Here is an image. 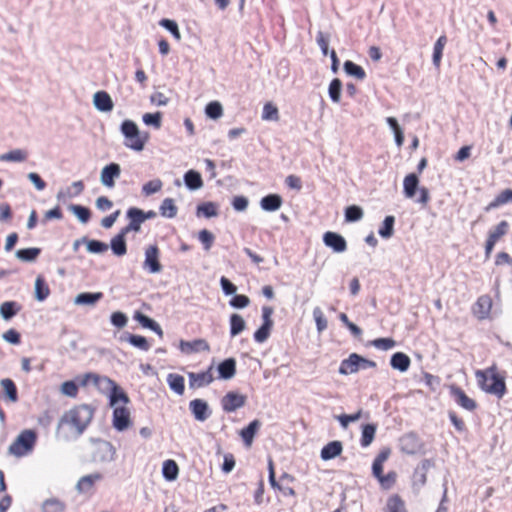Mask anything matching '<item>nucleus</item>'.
<instances>
[{"mask_svg": "<svg viewBox=\"0 0 512 512\" xmlns=\"http://www.w3.org/2000/svg\"><path fill=\"white\" fill-rule=\"evenodd\" d=\"M94 412V408L87 404L74 406L60 418L57 434L65 439L79 437L91 423Z\"/></svg>", "mask_w": 512, "mask_h": 512, "instance_id": "obj_1", "label": "nucleus"}, {"mask_svg": "<svg viewBox=\"0 0 512 512\" xmlns=\"http://www.w3.org/2000/svg\"><path fill=\"white\" fill-rule=\"evenodd\" d=\"M475 378L478 387L486 394L502 399L507 394L506 372L499 369L496 363H493L485 369L475 372Z\"/></svg>", "mask_w": 512, "mask_h": 512, "instance_id": "obj_2", "label": "nucleus"}, {"mask_svg": "<svg viewBox=\"0 0 512 512\" xmlns=\"http://www.w3.org/2000/svg\"><path fill=\"white\" fill-rule=\"evenodd\" d=\"M118 402H121L122 405L114 408L112 423L116 430L124 431L131 425V414L127 408L129 397L124 391L114 389L110 397V404L115 406Z\"/></svg>", "mask_w": 512, "mask_h": 512, "instance_id": "obj_3", "label": "nucleus"}, {"mask_svg": "<svg viewBox=\"0 0 512 512\" xmlns=\"http://www.w3.org/2000/svg\"><path fill=\"white\" fill-rule=\"evenodd\" d=\"M121 132L125 137V146L135 151H142L149 138L148 133H140L138 126L132 120L122 122Z\"/></svg>", "mask_w": 512, "mask_h": 512, "instance_id": "obj_4", "label": "nucleus"}, {"mask_svg": "<svg viewBox=\"0 0 512 512\" xmlns=\"http://www.w3.org/2000/svg\"><path fill=\"white\" fill-rule=\"evenodd\" d=\"M375 361L366 359L357 353H352L348 358L343 359L339 366L341 375H349L358 372L360 369L375 368Z\"/></svg>", "mask_w": 512, "mask_h": 512, "instance_id": "obj_5", "label": "nucleus"}, {"mask_svg": "<svg viewBox=\"0 0 512 512\" xmlns=\"http://www.w3.org/2000/svg\"><path fill=\"white\" fill-rule=\"evenodd\" d=\"M37 435L33 430H24L9 447L11 454L21 457L32 451L36 443Z\"/></svg>", "mask_w": 512, "mask_h": 512, "instance_id": "obj_6", "label": "nucleus"}, {"mask_svg": "<svg viewBox=\"0 0 512 512\" xmlns=\"http://www.w3.org/2000/svg\"><path fill=\"white\" fill-rule=\"evenodd\" d=\"M509 229V223L506 220H502L488 231L484 245L485 259L490 258L495 245L502 237L508 234Z\"/></svg>", "mask_w": 512, "mask_h": 512, "instance_id": "obj_7", "label": "nucleus"}, {"mask_svg": "<svg viewBox=\"0 0 512 512\" xmlns=\"http://www.w3.org/2000/svg\"><path fill=\"white\" fill-rule=\"evenodd\" d=\"M448 389L450 396L458 406L469 412H474L477 409V402L470 398L461 387L451 384Z\"/></svg>", "mask_w": 512, "mask_h": 512, "instance_id": "obj_8", "label": "nucleus"}, {"mask_svg": "<svg viewBox=\"0 0 512 512\" xmlns=\"http://www.w3.org/2000/svg\"><path fill=\"white\" fill-rule=\"evenodd\" d=\"M143 268L152 274L161 272L160 249L157 245H150L145 249Z\"/></svg>", "mask_w": 512, "mask_h": 512, "instance_id": "obj_9", "label": "nucleus"}, {"mask_svg": "<svg viewBox=\"0 0 512 512\" xmlns=\"http://www.w3.org/2000/svg\"><path fill=\"white\" fill-rule=\"evenodd\" d=\"M247 396L235 391L226 393L221 399V407L227 412L231 413L243 407L246 404Z\"/></svg>", "mask_w": 512, "mask_h": 512, "instance_id": "obj_10", "label": "nucleus"}, {"mask_svg": "<svg viewBox=\"0 0 512 512\" xmlns=\"http://www.w3.org/2000/svg\"><path fill=\"white\" fill-rule=\"evenodd\" d=\"M493 301L490 295L484 294L477 298L472 306L473 315L480 321L488 319L492 311Z\"/></svg>", "mask_w": 512, "mask_h": 512, "instance_id": "obj_11", "label": "nucleus"}, {"mask_svg": "<svg viewBox=\"0 0 512 512\" xmlns=\"http://www.w3.org/2000/svg\"><path fill=\"white\" fill-rule=\"evenodd\" d=\"M213 367L210 366L206 371L195 373V372H189L188 378H189V386L192 389L195 388H201L204 386L209 385L213 382L214 377L212 373Z\"/></svg>", "mask_w": 512, "mask_h": 512, "instance_id": "obj_12", "label": "nucleus"}, {"mask_svg": "<svg viewBox=\"0 0 512 512\" xmlns=\"http://www.w3.org/2000/svg\"><path fill=\"white\" fill-rule=\"evenodd\" d=\"M323 242L336 253H342L347 249V242L345 238L336 232H326L323 235Z\"/></svg>", "mask_w": 512, "mask_h": 512, "instance_id": "obj_13", "label": "nucleus"}, {"mask_svg": "<svg viewBox=\"0 0 512 512\" xmlns=\"http://www.w3.org/2000/svg\"><path fill=\"white\" fill-rule=\"evenodd\" d=\"M120 174L121 169L119 164L110 163L102 169L100 179L104 186L112 188L115 185V179L118 178Z\"/></svg>", "mask_w": 512, "mask_h": 512, "instance_id": "obj_14", "label": "nucleus"}, {"mask_svg": "<svg viewBox=\"0 0 512 512\" xmlns=\"http://www.w3.org/2000/svg\"><path fill=\"white\" fill-rule=\"evenodd\" d=\"M189 408L195 419L198 421H205L211 414L207 402L203 399H194L190 401Z\"/></svg>", "mask_w": 512, "mask_h": 512, "instance_id": "obj_15", "label": "nucleus"}, {"mask_svg": "<svg viewBox=\"0 0 512 512\" xmlns=\"http://www.w3.org/2000/svg\"><path fill=\"white\" fill-rule=\"evenodd\" d=\"M127 216L130 219V222L127 226H125L122 229V231L126 234L129 233L130 231L138 232L141 228V224L144 222L142 210L138 208H130L127 211Z\"/></svg>", "mask_w": 512, "mask_h": 512, "instance_id": "obj_16", "label": "nucleus"}, {"mask_svg": "<svg viewBox=\"0 0 512 512\" xmlns=\"http://www.w3.org/2000/svg\"><path fill=\"white\" fill-rule=\"evenodd\" d=\"M180 349L182 352L190 354L200 351H209L210 346L205 339H195L193 341H180Z\"/></svg>", "mask_w": 512, "mask_h": 512, "instance_id": "obj_17", "label": "nucleus"}, {"mask_svg": "<svg viewBox=\"0 0 512 512\" xmlns=\"http://www.w3.org/2000/svg\"><path fill=\"white\" fill-rule=\"evenodd\" d=\"M390 454V448H383L375 457L372 464V474L377 480H379V478L383 476V466L384 463L388 460Z\"/></svg>", "mask_w": 512, "mask_h": 512, "instance_id": "obj_18", "label": "nucleus"}, {"mask_svg": "<svg viewBox=\"0 0 512 512\" xmlns=\"http://www.w3.org/2000/svg\"><path fill=\"white\" fill-rule=\"evenodd\" d=\"M343 451V444L341 441L335 440L326 444L320 452V456L324 461L334 459L339 456Z\"/></svg>", "mask_w": 512, "mask_h": 512, "instance_id": "obj_19", "label": "nucleus"}, {"mask_svg": "<svg viewBox=\"0 0 512 512\" xmlns=\"http://www.w3.org/2000/svg\"><path fill=\"white\" fill-rule=\"evenodd\" d=\"M93 102L95 107L102 112H109L113 109V101L106 91H98L94 94Z\"/></svg>", "mask_w": 512, "mask_h": 512, "instance_id": "obj_20", "label": "nucleus"}, {"mask_svg": "<svg viewBox=\"0 0 512 512\" xmlns=\"http://www.w3.org/2000/svg\"><path fill=\"white\" fill-rule=\"evenodd\" d=\"M384 512H408L405 501L399 494H392L387 498Z\"/></svg>", "mask_w": 512, "mask_h": 512, "instance_id": "obj_21", "label": "nucleus"}, {"mask_svg": "<svg viewBox=\"0 0 512 512\" xmlns=\"http://www.w3.org/2000/svg\"><path fill=\"white\" fill-rule=\"evenodd\" d=\"M219 377L222 379H231L236 374V360L228 358L218 365Z\"/></svg>", "mask_w": 512, "mask_h": 512, "instance_id": "obj_22", "label": "nucleus"}, {"mask_svg": "<svg viewBox=\"0 0 512 512\" xmlns=\"http://www.w3.org/2000/svg\"><path fill=\"white\" fill-rule=\"evenodd\" d=\"M283 203L282 197L278 194H269L260 201V206L265 211H277Z\"/></svg>", "mask_w": 512, "mask_h": 512, "instance_id": "obj_23", "label": "nucleus"}, {"mask_svg": "<svg viewBox=\"0 0 512 512\" xmlns=\"http://www.w3.org/2000/svg\"><path fill=\"white\" fill-rule=\"evenodd\" d=\"M419 184V178L415 173H410L403 180V192L407 198H413Z\"/></svg>", "mask_w": 512, "mask_h": 512, "instance_id": "obj_24", "label": "nucleus"}, {"mask_svg": "<svg viewBox=\"0 0 512 512\" xmlns=\"http://www.w3.org/2000/svg\"><path fill=\"white\" fill-rule=\"evenodd\" d=\"M390 364L392 368L397 369L401 372H405L409 369L411 360L408 355L403 352H396L392 355Z\"/></svg>", "mask_w": 512, "mask_h": 512, "instance_id": "obj_25", "label": "nucleus"}, {"mask_svg": "<svg viewBox=\"0 0 512 512\" xmlns=\"http://www.w3.org/2000/svg\"><path fill=\"white\" fill-rule=\"evenodd\" d=\"M447 36L446 35H441L437 41L435 42L434 44V47H433V55H432V61H433V64L434 66L439 69L440 66H441V60H442V56H443V50H444V47L445 45L447 44Z\"/></svg>", "mask_w": 512, "mask_h": 512, "instance_id": "obj_26", "label": "nucleus"}, {"mask_svg": "<svg viewBox=\"0 0 512 512\" xmlns=\"http://www.w3.org/2000/svg\"><path fill=\"white\" fill-rule=\"evenodd\" d=\"M126 233L122 230L111 240V249L113 253L117 256H123L127 252V246L125 242Z\"/></svg>", "mask_w": 512, "mask_h": 512, "instance_id": "obj_27", "label": "nucleus"}, {"mask_svg": "<svg viewBox=\"0 0 512 512\" xmlns=\"http://www.w3.org/2000/svg\"><path fill=\"white\" fill-rule=\"evenodd\" d=\"M185 185L191 190L200 189L203 186V180L199 172L189 170L184 175Z\"/></svg>", "mask_w": 512, "mask_h": 512, "instance_id": "obj_28", "label": "nucleus"}, {"mask_svg": "<svg viewBox=\"0 0 512 512\" xmlns=\"http://www.w3.org/2000/svg\"><path fill=\"white\" fill-rule=\"evenodd\" d=\"M50 295V288L42 275L37 276L35 281V298L44 301Z\"/></svg>", "mask_w": 512, "mask_h": 512, "instance_id": "obj_29", "label": "nucleus"}, {"mask_svg": "<svg viewBox=\"0 0 512 512\" xmlns=\"http://www.w3.org/2000/svg\"><path fill=\"white\" fill-rule=\"evenodd\" d=\"M167 382L171 390L178 395H183L185 391L184 377L179 374L171 373L167 376Z\"/></svg>", "mask_w": 512, "mask_h": 512, "instance_id": "obj_30", "label": "nucleus"}, {"mask_svg": "<svg viewBox=\"0 0 512 512\" xmlns=\"http://www.w3.org/2000/svg\"><path fill=\"white\" fill-rule=\"evenodd\" d=\"M260 427V422L258 420H253L247 427L243 428L240 432V435L245 442L246 446H251L253 442V438Z\"/></svg>", "mask_w": 512, "mask_h": 512, "instance_id": "obj_31", "label": "nucleus"}, {"mask_svg": "<svg viewBox=\"0 0 512 512\" xmlns=\"http://www.w3.org/2000/svg\"><path fill=\"white\" fill-rule=\"evenodd\" d=\"M28 158V152L23 149L11 150L0 155V161L3 162H24Z\"/></svg>", "mask_w": 512, "mask_h": 512, "instance_id": "obj_32", "label": "nucleus"}, {"mask_svg": "<svg viewBox=\"0 0 512 512\" xmlns=\"http://www.w3.org/2000/svg\"><path fill=\"white\" fill-rule=\"evenodd\" d=\"M161 216L165 218H174L177 215L178 208L172 198H165L159 208Z\"/></svg>", "mask_w": 512, "mask_h": 512, "instance_id": "obj_33", "label": "nucleus"}, {"mask_svg": "<svg viewBox=\"0 0 512 512\" xmlns=\"http://www.w3.org/2000/svg\"><path fill=\"white\" fill-rule=\"evenodd\" d=\"M508 202H512V190L511 189H505L501 191L493 201H491L488 206L486 207V210L489 211L491 209L497 208L501 205H504Z\"/></svg>", "mask_w": 512, "mask_h": 512, "instance_id": "obj_34", "label": "nucleus"}, {"mask_svg": "<svg viewBox=\"0 0 512 512\" xmlns=\"http://www.w3.org/2000/svg\"><path fill=\"white\" fill-rule=\"evenodd\" d=\"M21 309V306L14 301L3 302L0 306V314L5 320L11 319Z\"/></svg>", "mask_w": 512, "mask_h": 512, "instance_id": "obj_35", "label": "nucleus"}, {"mask_svg": "<svg viewBox=\"0 0 512 512\" xmlns=\"http://www.w3.org/2000/svg\"><path fill=\"white\" fill-rule=\"evenodd\" d=\"M101 479L100 474L83 476L77 483V489L80 492H90L97 480Z\"/></svg>", "mask_w": 512, "mask_h": 512, "instance_id": "obj_36", "label": "nucleus"}, {"mask_svg": "<svg viewBox=\"0 0 512 512\" xmlns=\"http://www.w3.org/2000/svg\"><path fill=\"white\" fill-rule=\"evenodd\" d=\"M162 473L166 480H168V481L175 480L179 473V468H178L177 463L174 460H170V459L166 460L163 463Z\"/></svg>", "mask_w": 512, "mask_h": 512, "instance_id": "obj_37", "label": "nucleus"}, {"mask_svg": "<svg viewBox=\"0 0 512 512\" xmlns=\"http://www.w3.org/2000/svg\"><path fill=\"white\" fill-rule=\"evenodd\" d=\"M376 433V425L374 424H365L362 427V434L360 439V444L362 447H368L374 440Z\"/></svg>", "mask_w": 512, "mask_h": 512, "instance_id": "obj_38", "label": "nucleus"}, {"mask_svg": "<svg viewBox=\"0 0 512 512\" xmlns=\"http://www.w3.org/2000/svg\"><path fill=\"white\" fill-rule=\"evenodd\" d=\"M0 384L7 398L11 402H16L18 400V392L15 383L11 379L6 378L2 379Z\"/></svg>", "mask_w": 512, "mask_h": 512, "instance_id": "obj_39", "label": "nucleus"}, {"mask_svg": "<svg viewBox=\"0 0 512 512\" xmlns=\"http://www.w3.org/2000/svg\"><path fill=\"white\" fill-rule=\"evenodd\" d=\"M203 215L206 218L218 215V205L214 202H204L197 206V216Z\"/></svg>", "mask_w": 512, "mask_h": 512, "instance_id": "obj_40", "label": "nucleus"}, {"mask_svg": "<svg viewBox=\"0 0 512 512\" xmlns=\"http://www.w3.org/2000/svg\"><path fill=\"white\" fill-rule=\"evenodd\" d=\"M246 327L243 317L239 314L230 316V334L232 337L240 334Z\"/></svg>", "mask_w": 512, "mask_h": 512, "instance_id": "obj_41", "label": "nucleus"}, {"mask_svg": "<svg viewBox=\"0 0 512 512\" xmlns=\"http://www.w3.org/2000/svg\"><path fill=\"white\" fill-rule=\"evenodd\" d=\"M344 70L348 75L354 76L359 80H363L366 77L365 70L350 60L345 61Z\"/></svg>", "mask_w": 512, "mask_h": 512, "instance_id": "obj_42", "label": "nucleus"}, {"mask_svg": "<svg viewBox=\"0 0 512 512\" xmlns=\"http://www.w3.org/2000/svg\"><path fill=\"white\" fill-rule=\"evenodd\" d=\"M134 317L143 327L149 328L157 332L159 335H162L161 327L153 319L140 312H137Z\"/></svg>", "mask_w": 512, "mask_h": 512, "instance_id": "obj_43", "label": "nucleus"}, {"mask_svg": "<svg viewBox=\"0 0 512 512\" xmlns=\"http://www.w3.org/2000/svg\"><path fill=\"white\" fill-rule=\"evenodd\" d=\"M103 297V293L97 292V293H80L77 295L75 299L76 304H82V305H90L96 303L98 300H100Z\"/></svg>", "mask_w": 512, "mask_h": 512, "instance_id": "obj_44", "label": "nucleus"}, {"mask_svg": "<svg viewBox=\"0 0 512 512\" xmlns=\"http://www.w3.org/2000/svg\"><path fill=\"white\" fill-rule=\"evenodd\" d=\"M205 113L211 119H218L223 115L222 105L218 101H212L206 105Z\"/></svg>", "mask_w": 512, "mask_h": 512, "instance_id": "obj_45", "label": "nucleus"}, {"mask_svg": "<svg viewBox=\"0 0 512 512\" xmlns=\"http://www.w3.org/2000/svg\"><path fill=\"white\" fill-rule=\"evenodd\" d=\"M362 217L363 210L357 205H351L345 209V220L347 222H356L362 219Z\"/></svg>", "mask_w": 512, "mask_h": 512, "instance_id": "obj_46", "label": "nucleus"}, {"mask_svg": "<svg viewBox=\"0 0 512 512\" xmlns=\"http://www.w3.org/2000/svg\"><path fill=\"white\" fill-rule=\"evenodd\" d=\"M395 223L394 216H386L381 228L379 229V235L383 238H390L393 235V227Z\"/></svg>", "mask_w": 512, "mask_h": 512, "instance_id": "obj_47", "label": "nucleus"}, {"mask_svg": "<svg viewBox=\"0 0 512 512\" xmlns=\"http://www.w3.org/2000/svg\"><path fill=\"white\" fill-rule=\"evenodd\" d=\"M69 209L76 215V217L82 222L87 223L91 217V211L84 206L72 204Z\"/></svg>", "mask_w": 512, "mask_h": 512, "instance_id": "obj_48", "label": "nucleus"}, {"mask_svg": "<svg viewBox=\"0 0 512 512\" xmlns=\"http://www.w3.org/2000/svg\"><path fill=\"white\" fill-rule=\"evenodd\" d=\"M341 90H342V82L340 79L335 78L331 81L329 85V96L331 100L335 103H338L340 101L341 96Z\"/></svg>", "mask_w": 512, "mask_h": 512, "instance_id": "obj_49", "label": "nucleus"}, {"mask_svg": "<svg viewBox=\"0 0 512 512\" xmlns=\"http://www.w3.org/2000/svg\"><path fill=\"white\" fill-rule=\"evenodd\" d=\"M397 477L398 475L395 471H389L387 474H383L378 482L384 490H389L396 484Z\"/></svg>", "mask_w": 512, "mask_h": 512, "instance_id": "obj_50", "label": "nucleus"}, {"mask_svg": "<svg viewBox=\"0 0 512 512\" xmlns=\"http://www.w3.org/2000/svg\"><path fill=\"white\" fill-rule=\"evenodd\" d=\"M262 119L278 121L279 120L278 108L271 102L266 103L263 107Z\"/></svg>", "mask_w": 512, "mask_h": 512, "instance_id": "obj_51", "label": "nucleus"}, {"mask_svg": "<svg viewBox=\"0 0 512 512\" xmlns=\"http://www.w3.org/2000/svg\"><path fill=\"white\" fill-rule=\"evenodd\" d=\"M39 254H40L39 248L20 249L16 252V256L20 260L26 261V262L35 260Z\"/></svg>", "mask_w": 512, "mask_h": 512, "instance_id": "obj_52", "label": "nucleus"}, {"mask_svg": "<svg viewBox=\"0 0 512 512\" xmlns=\"http://www.w3.org/2000/svg\"><path fill=\"white\" fill-rule=\"evenodd\" d=\"M371 345L379 350L387 351L396 346V341L392 338H377L371 341Z\"/></svg>", "mask_w": 512, "mask_h": 512, "instance_id": "obj_53", "label": "nucleus"}, {"mask_svg": "<svg viewBox=\"0 0 512 512\" xmlns=\"http://www.w3.org/2000/svg\"><path fill=\"white\" fill-rule=\"evenodd\" d=\"M42 509L43 512H63L65 506L57 499H49L43 503Z\"/></svg>", "mask_w": 512, "mask_h": 512, "instance_id": "obj_54", "label": "nucleus"}, {"mask_svg": "<svg viewBox=\"0 0 512 512\" xmlns=\"http://www.w3.org/2000/svg\"><path fill=\"white\" fill-rule=\"evenodd\" d=\"M128 341L131 345H133L143 351H148L150 349V344L144 336L129 335Z\"/></svg>", "mask_w": 512, "mask_h": 512, "instance_id": "obj_55", "label": "nucleus"}, {"mask_svg": "<svg viewBox=\"0 0 512 512\" xmlns=\"http://www.w3.org/2000/svg\"><path fill=\"white\" fill-rule=\"evenodd\" d=\"M362 416V410H358L356 413L354 414H341L339 416H337V420L339 421V423L341 424V426L343 428H347V426L351 423V422H356L358 421Z\"/></svg>", "mask_w": 512, "mask_h": 512, "instance_id": "obj_56", "label": "nucleus"}, {"mask_svg": "<svg viewBox=\"0 0 512 512\" xmlns=\"http://www.w3.org/2000/svg\"><path fill=\"white\" fill-rule=\"evenodd\" d=\"M161 119H162L161 112L146 113L143 115V122L146 125L154 126L156 129H159L161 127Z\"/></svg>", "mask_w": 512, "mask_h": 512, "instance_id": "obj_57", "label": "nucleus"}, {"mask_svg": "<svg viewBox=\"0 0 512 512\" xmlns=\"http://www.w3.org/2000/svg\"><path fill=\"white\" fill-rule=\"evenodd\" d=\"M162 188V181L159 179L151 180L145 183L142 187V192L145 195H151L158 191H160Z\"/></svg>", "mask_w": 512, "mask_h": 512, "instance_id": "obj_58", "label": "nucleus"}, {"mask_svg": "<svg viewBox=\"0 0 512 512\" xmlns=\"http://www.w3.org/2000/svg\"><path fill=\"white\" fill-rule=\"evenodd\" d=\"M198 239L203 244L205 250H210L214 242V235L207 229H203L199 232Z\"/></svg>", "mask_w": 512, "mask_h": 512, "instance_id": "obj_59", "label": "nucleus"}, {"mask_svg": "<svg viewBox=\"0 0 512 512\" xmlns=\"http://www.w3.org/2000/svg\"><path fill=\"white\" fill-rule=\"evenodd\" d=\"M60 390L64 395L74 398L77 396L79 389L74 381H65L62 383Z\"/></svg>", "mask_w": 512, "mask_h": 512, "instance_id": "obj_60", "label": "nucleus"}, {"mask_svg": "<svg viewBox=\"0 0 512 512\" xmlns=\"http://www.w3.org/2000/svg\"><path fill=\"white\" fill-rule=\"evenodd\" d=\"M271 329L272 327L262 324L261 327L255 331L254 340L258 343L265 342L270 336Z\"/></svg>", "mask_w": 512, "mask_h": 512, "instance_id": "obj_61", "label": "nucleus"}, {"mask_svg": "<svg viewBox=\"0 0 512 512\" xmlns=\"http://www.w3.org/2000/svg\"><path fill=\"white\" fill-rule=\"evenodd\" d=\"M313 316L316 322L317 330L319 332L324 331L327 328V319L325 318L321 309L315 308L313 311Z\"/></svg>", "mask_w": 512, "mask_h": 512, "instance_id": "obj_62", "label": "nucleus"}, {"mask_svg": "<svg viewBox=\"0 0 512 512\" xmlns=\"http://www.w3.org/2000/svg\"><path fill=\"white\" fill-rule=\"evenodd\" d=\"M229 304L234 308H245L250 304V299L248 296L244 294L235 295L229 302Z\"/></svg>", "mask_w": 512, "mask_h": 512, "instance_id": "obj_63", "label": "nucleus"}, {"mask_svg": "<svg viewBox=\"0 0 512 512\" xmlns=\"http://www.w3.org/2000/svg\"><path fill=\"white\" fill-rule=\"evenodd\" d=\"M87 249L91 253H103L107 251L108 245L98 240H90L87 243Z\"/></svg>", "mask_w": 512, "mask_h": 512, "instance_id": "obj_64", "label": "nucleus"}]
</instances>
